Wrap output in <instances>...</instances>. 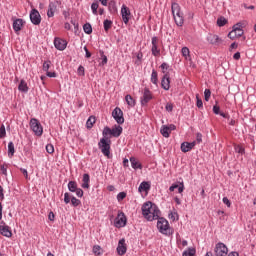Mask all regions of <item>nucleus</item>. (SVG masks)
<instances>
[{"label":"nucleus","instance_id":"obj_1","mask_svg":"<svg viewBox=\"0 0 256 256\" xmlns=\"http://www.w3.org/2000/svg\"><path fill=\"white\" fill-rule=\"evenodd\" d=\"M142 214L147 219V221H155L159 219V215H161V211L152 202H146L142 206Z\"/></svg>","mask_w":256,"mask_h":256},{"label":"nucleus","instance_id":"obj_2","mask_svg":"<svg viewBox=\"0 0 256 256\" xmlns=\"http://www.w3.org/2000/svg\"><path fill=\"white\" fill-rule=\"evenodd\" d=\"M171 9L176 25L178 27H183V23H185V17L183 16V12L181 11V6H179V4H177L176 2H173Z\"/></svg>","mask_w":256,"mask_h":256},{"label":"nucleus","instance_id":"obj_3","mask_svg":"<svg viewBox=\"0 0 256 256\" xmlns=\"http://www.w3.org/2000/svg\"><path fill=\"white\" fill-rule=\"evenodd\" d=\"M98 148L107 159H111V139L103 136L98 142Z\"/></svg>","mask_w":256,"mask_h":256},{"label":"nucleus","instance_id":"obj_4","mask_svg":"<svg viewBox=\"0 0 256 256\" xmlns=\"http://www.w3.org/2000/svg\"><path fill=\"white\" fill-rule=\"evenodd\" d=\"M121 133H123V127L120 125H114L112 129L106 126L103 129L102 135L103 137L111 139V137H120Z\"/></svg>","mask_w":256,"mask_h":256},{"label":"nucleus","instance_id":"obj_5","mask_svg":"<svg viewBox=\"0 0 256 256\" xmlns=\"http://www.w3.org/2000/svg\"><path fill=\"white\" fill-rule=\"evenodd\" d=\"M30 129L37 137H41V135H43V126L41 125V122L37 120V118H32L30 120Z\"/></svg>","mask_w":256,"mask_h":256},{"label":"nucleus","instance_id":"obj_6","mask_svg":"<svg viewBox=\"0 0 256 256\" xmlns=\"http://www.w3.org/2000/svg\"><path fill=\"white\" fill-rule=\"evenodd\" d=\"M157 229L163 235H169V231H170L169 221H167V219L165 218H158Z\"/></svg>","mask_w":256,"mask_h":256},{"label":"nucleus","instance_id":"obj_7","mask_svg":"<svg viewBox=\"0 0 256 256\" xmlns=\"http://www.w3.org/2000/svg\"><path fill=\"white\" fill-rule=\"evenodd\" d=\"M112 117L115 119L118 125H123L125 123V118L123 117V110L121 108L116 107L112 112Z\"/></svg>","mask_w":256,"mask_h":256},{"label":"nucleus","instance_id":"obj_8","mask_svg":"<svg viewBox=\"0 0 256 256\" xmlns=\"http://www.w3.org/2000/svg\"><path fill=\"white\" fill-rule=\"evenodd\" d=\"M214 251L216 256H227L229 248L224 243L219 242L216 244Z\"/></svg>","mask_w":256,"mask_h":256},{"label":"nucleus","instance_id":"obj_9","mask_svg":"<svg viewBox=\"0 0 256 256\" xmlns=\"http://www.w3.org/2000/svg\"><path fill=\"white\" fill-rule=\"evenodd\" d=\"M152 55L159 57L161 55V48H159V38L157 36L152 37Z\"/></svg>","mask_w":256,"mask_h":256},{"label":"nucleus","instance_id":"obj_10","mask_svg":"<svg viewBox=\"0 0 256 256\" xmlns=\"http://www.w3.org/2000/svg\"><path fill=\"white\" fill-rule=\"evenodd\" d=\"M0 234L3 235V237L11 238L13 237V232L11 231V227H9L5 221L0 222Z\"/></svg>","mask_w":256,"mask_h":256},{"label":"nucleus","instance_id":"obj_11","mask_svg":"<svg viewBox=\"0 0 256 256\" xmlns=\"http://www.w3.org/2000/svg\"><path fill=\"white\" fill-rule=\"evenodd\" d=\"M151 99H153V92H151V90H149V88H144L143 95L140 100L141 105H143V106L147 105V103H149V101H151Z\"/></svg>","mask_w":256,"mask_h":256},{"label":"nucleus","instance_id":"obj_12","mask_svg":"<svg viewBox=\"0 0 256 256\" xmlns=\"http://www.w3.org/2000/svg\"><path fill=\"white\" fill-rule=\"evenodd\" d=\"M121 15H122V21L127 25L129 23V20L131 19V10L126 5H122L121 7Z\"/></svg>","mask_w":256,"mask_h":256},{"label":"nucleus","instance_id":"obj_13","mask_svg":"<svg viewBox=\"0 0 256 256\" xmlns=\"http://www.w3.org/2000/svg\"><path fill=\"white\" fill-rule=\"evenodd\" d=\"M54 47L58 51H65V49H67V40H65L63 38H59V37L55 38L54 39Z\"/></svg>","mask_w":256,"mask_h":256},{"label":"nucleus","instance_id":"obj_14","mask_svg":"<svg viewBox=\"0 0 256 256\" xmlns=\"http://www.w3.org/2000/svg\"><path fill=\"white\" fill-rule=\"evenodd\" d=\"M30 21L31 23H33V25L41 24V14H39V11H37V9H33L30 12Z\"/></svg>","mask_w":256,"mask_h":256},{"label":"nucleus","instance_id":"obj_15","mask_svg":"<svg viewBox=\"0 0 256 256\" xmlns=\"http://www.w3.org/2000/svg\"><path fill=\"white\" fill-rule=\"evenodd\" d=\"M125 225H127V218L123 212H120L115 219V227H125Z\"/></svg>","mask_w":256,"mask_h":256},{"label":"nucleus","instance_id":"obj_16","mask_svg":"<svg viewBox=\"0 0 256 256\" xmlns=\"http://www.w3.org/2000/svg\"><path fill=\"white\" fill-rule=\"evenodd\" d=\"M59 6V1L50 2L47 11V17H55V13H57V7Z\"/></svg>","mask_w":256,"mask_h":256},{"label":"nucleus","instance_id":"obj_17","mask_svg":"<svg viewBox=\"0 0 256 256\" xmlns=\"http://www.w3.org/2000/svg\"><path fill=\"white\" fill-rule=\"evenodd\" d=\"M207 41L210 45H221V43H223V40L216 34H209L207 36Z\"/></svg>","mask_w":256,"mask_h":256},{"label":"nucleus","instance_id":"obj_18","mask_svg":"<svg viewBox=\"0 0 256 256\" xmlns=\"http://www.w3.org/2000/svg\"><path fill=\"white\" fill-rule=\"evenodd\" d=\"M117 253L118 255H125V253H127V244L125 243V238H122L121 240H119Z\"/></svg>","mask_w":256,"mask_h":256},{"label":"nucleus","instance_id":"obj_19","mask_svg":"<svg viewBox=\"0 0 256 256\" xmlns=\"http://www.w3.org/2000/svg\"><path fill=\"white\" fill-rule=\"evenodd\" d=\"M195 145H197V142L193 141V142H183L181 144V151L182 153H189V151H191Z\"/></svg>","mask_w":256,"mask_h":256},{"label":"nucleus","instance_id":"obj_20","mask_svg":"<svg viewBox=\"0 0 256 256\" xmlns=\"http://www.w3.org/2000/svg\"><path fill=\"white\" fill-rule=\"evenodd\" d=\"M161 86H162V89H164L165 91H169V89H171V80L168 74H164L162 78Z\"/></svg>","mask_w":256,"mask_h":256},{"label":"nucleus","instance_id":"obj_21","mask_svg":"<svg viewBox=\"0 0 256 256\" xmlns=\"http://www.w3.org/2000/svg\"><path fill=\"white\" fill-rule=\"evenodd\" d=\"M24 25H25V21H23V19L18 18L16 20H14L13 29H14L15 33H19V31H21V29H23Z\"/></svg>","mask_w":256,"mask_h":256},{"label":"nucleus","instance_id":"obj_22","mask_svg":"<svg viewBox=\"0 0 256 256\" xmlns=\"http://www.w3.org/2000/svg\"><path fill=\"white\" fill-rule=\"evenodd\" d=\"M150 189H151V183L146 181H143L138 187L139 193H143V191L147 193L149 192Z\"/></svg>","mask_w":256,"mask_h":256},{"label":"nucleus","instance_id":"obj_23","mask_svg":"<svg viewBox=\"0 0 256 256\" xmlns=\"http://www.w3.org/2000/svg\"><path fill=\"white\" fill-rule=\"evenodd\" d=\"M89 183H91V177L89 176V174H84L83 178H82V189H89L90 185Z\"/></svg>","mask_w":256,"mask_h":256},{"label":"nucleus","instance_id":"obj_24","mask_svg":"<svg viewBox=\"0 0 256 256\" xmlns=\"http://www.w3.org/2000/svg\"><path fill=\"white\" fill-rule=\"evenodd\" d=\"M18 89L22 93H27V91H29V86H27V82L25 80H21Z\"/></svg>","mask_w":256,"mask_h":256},{"label":"nucleus","instance_id":"obj_25","mask_svg":"<svg viewBox=\"0 0 256 256\" xmlns=\"http://www.w3.org/2000/svg\"><path fill=\"white\" fill-rule=\"evenodd\" d=\"M175 189H178V193H183V191H185V186L182 183L180 186L178 184H173L169 187V191L171 192L175 191Z\"/></svg>","mask_w":256,"mask_h":256},{"label":"nucleus","instance_id":"obj_26","mask_svg":"<svg viewBox=\"0 0 256 256\" xmlns=\"http://www.w3.org/2000/svg\"><path fill=\"white\" fill-rule=\"evenodd\" d=\"M160 133H161V135H163V137L169 138V135H171L169 126H165V125L162 126Z\"/></svg>","mask_w":256,"mask_h":256},{"label":"nucleus","instance_id":"obj_27","mask_svg":"<svg viewBox=\"0 0 256 256\" xmlns=\"http://www.w3.org/2000/svg\"><path fill=\"white\" fill-rule=\"evenodd\" d=\"M125 101L129 107H135V99H133L132 95H126L125 96Z\"/></svg>","mask_w":256,"mask_h":256},{"label":"nucleus","instance_id":"obj_28","mask_svg":"<svg viewBox=\"0 0 256 256\" xmlns=\"http://www.w3.org/2000/svg\"><path fill=\"white\" fill-rule=\"evenodd\" d=\"M188 47H183L182 48V55L185 57L186 61H191V55Z\"/></svg>","mask_w":256,"mask_h":256},{"label":"nucleus","instance_id":"obj_29","mask_svg":"<svg viewBox=\"0 0 256 256\" xmlns=\"http://www.w3.org/2000/svg\"><path fill=\"white\" fill-rule=\"evenodd\" d=\"M78 188H79V187L77 186V182H75V181H70V182L68 183V189H69V191H71V193H75Z\"/></svg>","mask_w":256,"mask_h":256},{"label":"nucleus","instance_id":"obj_30","mask_svg":"<svg viewBox=\"0 0 256 256\" xmlns=\"http://www.w3.org/2000/svg\"><path fill=\"white\" fill-rule=\"evenodd\" d=\"M15 155V144L13 142L8 143V156L13 157Z\"/></svg>","mask_w":256,"mask_h":256},{"label":"nucleus","instance_id":"obj_31","mask_svg":"<svg viewBox=\"0 0 256 256\" xmlns=\"http://www.w3.org/2000/svg\"><path fill=\"white\" fill-rule=\"evenodd\" d=\"M151 83H153L154 85H157V83H159L158 74L155 70H152Z\"/></svg>","mask_w":256,"mask_h":256},{"label":"nucleus","instance_id":"obj_32","mask_svg":"<svg viewBox=\"0 0 256 256\" xmlns=\"http://www.w3.org/2000/svg\"><path fill=\"white\" fill-rule=\"evenodd\" d=\"M108 9L110 13H117V5L115 4V1L109 2Z\"/></svg>","mask_w":256,"mask_h":256},{"label":"nucleus","instance_id":"obj_33","mask_svg":"<svg viewBox=\"0 0 256 256\" xmlns=\"http://www.w3.org/2000/svg\"><path fill=\"white\" fill-rule=\"evenodd\" d=\"M130 162L133 169H141V164L139 163V161H137V159L130 158Z\"/></svg>","mask_w":256,"mask_h":256},{"label":"nucleus","instance_id":"obj_34","mask_svg":"<svg viewBox=\"0 0 256 256\" xmlns=\"http://www.w3.org/2000/svg\"><path fill=\"white\" fill-rule=\"evenodd\" d=\"M83 29L87 35H91L93 33V28L91 27V24H89V23L84 24Z\"/></svg>","mask_w":256,"mask_h":256},{"label":"nucleus","instance_id":"obj_35","mask_svg":"<svg viewBox=\"0 0 256 256\" xmlns=\"http://www.w3.org/2000/svg\"><path fill=\"white\" fill-rule=\"evenodd\" d=\"M93 125H95V117L94 116H90L89 119L86 122V127L88 129H91L93 127Z\"/></svg>","mask_w":256,"mask_h":256},{"label":"nucleus","instance_id":"obj_36","mask_svg":"<svg viewBox=\"0 0 256 256\" xmlns=\"http://www.w3.org/2000/svg\"><path fill=\"white\" fill-rule=\"evenodd\" d=\"M111 27H113V21L111 20H104V30L109 31V29H111Z\"/></svg>","mask_w":256,"mask_h":256},{"label":"nucleus","instance_id":"obj_37","mask_svg":"<svg viewBox=\"0 0 256 256\" xmlns=\"http://www.w3.org/2000/svg\"><path fill=\"white\" fill-rule=\"evenodd\" d=\"M195 248H188V250L183 252V256H195Z\"/></svg>","mask_w":256,"mask_h":256},{"label":"nucleus","instance_id":"obj_38","mask_svg":"<svg viewBox=\"0 0 256 256\" xmlns=\"http://www.w3.org/2000/svg\"><path fill=\"white\" fill-rule=\"evenodd\" d=\"M218 27H224V25H227V19L225 17H220L217 20Z\"/></svg>","mask_w":256,"mask_h":256},{"label":"nucleus","instance_id":"obj_39","mask_svg":"<svg viewBox=\"0 0 256 256\" xmlns=\"http://www.w3.org/2000/svg\"><path fill=\"white\" fill-rule=\"evenodd\" d=\"M71 203L73 207H79V205H81V200L77 199L76 197H72Z\"/></svg>","mask_w":256,"mask_h":256},{"label":"nucleus","instance_id":"obj_40","mask_svg":"<svg viewBox=\"0 0 256 256\" xmlns=\"http://www.w3.org/2000/svg\"><path fill=\"white\" fill-rule=\"evenodd\" d=\"M169 219H171L172 221H176L179 219V214H177V212H170L168 215Z\"/></svg>","mask_w":256,"mask_h":256},{"label":"nucleus","instance_id":"obj_41","mask_svg":"<svg viewBox=\"0 0 256 256\" xmlns=\"http://www.w3.org/2000/svg\"><path fill=\"white\" fill-rule=\"evenodd\" d=\"M46 151L47 153H49L50 155L55 153V147L53 146V144H47L46 145Z\"/></svg>","mask_w":256,"mask_h":256},{"label":"nucleus","instance_id":"obj_42","mask_svg":"<svg viewBox=\"0 0 256 256\" xmlns=\"http://www.w3.org/2000/svg\"><path fill=\"white\" fill-rule=\"evenodd\" d=\"M93 15H97V10L99 9V4L97 2L92 3L91 5Z\"/></svg>","mask_w":256,"mask_h":256},{"label":"nucleus","instance_id":"obj_43","mask_svg":"<svg viewBox=\"0 0 256 256\" xmlns=\"http://www.w3.org/2000/svg\"><path fill=\"white\" fill-rule=\"evenodd\" d=\"M235 151H236V153L243 155V153H245V148H243V146H241V145H237V146H235Z\"/></svg>","mask_w":256,"mask_h":256},{"label":"nucleus","instance_id":"obj_44","mask_svg":"<svg viewBox=\"0 0 256 256\" xmlns=\"http://www.w3.org/2000/svg\"><path fill=\"white\" fill-rule=\"evenodd\" d=\"M177 243H178L179 247H187V245H188L187 240H182L181 238L177 239Z\"/></svg>","mask_w":256,"mask_h":256},{"label":"nucleus","instance_id":"obj_45","mask_svg":"<svg viewBox=\"0 0 256 256\" xmlns=\"http://www.w3.org/2000/svg\"><path fill=\"white\" fill-rule=\"evenodd\" d=\"M51 67V61H45L43 63V71L49 72V68Z\"/></svg>","mask_w":256,"mask_h":256},{"label":"nucleus","instance_id":"obj_46","mask_svg":"<svg viewBox=\"0 0 256 256\" xmlns=\"http://www.w3.org/2000/svg\"><path fill=\"white\" fill-rule=\"evenodd\" d=\"M125 197H127V193H125V192H120V193H118V195H117V201L121 202V201H123V199H125Z\"/></svg>","mask_w":256,"mask_h":256},{"label":"nucleus","instance_id":"obj_47","mask_svg":"<svg viewBox=\"0 0 256 256\" xmlns=\"http://www.w3.org/2000/svg\"><path fill=\"white\" fill-rule=\"evenodd\" d=\"M204 99H205V101H209V99H211V90L206 89L204 91Z\"/></svg>","mask_w":256,"mask_h":256},{"label":"nucleus","instance_id":"obj_48","mask_svg":"<svg viewBox=\"0 0 256 256\" xmlns=\"http://www.w3.org/2000/svg\"><path fill=\"white\" fill-rule=\"evenodd\" d=\"M196 106L198 107V109H201V107H203V100H201V98H199V94L196 95Z\"/></svg>","mask_w":256,"mask_h":256},{"label":"nucleus","instance_id":"obj_49","mask_svg":"<svg viewBox=\"0 0 256 256\" xmlns=\"http://www.w3.org/2000/svg\"><path fill=\"white\" fill-rule=\"evenodd\" d=\"M5 135H7V131L5 130V125H2L0 127V139H3V137H5Z\"/></svg>","mask_w":256,"mask_h":256},{"label":"nucleus","instance_id":"obj_50","mask_svg":"<svg viewBox=\"0 0 256 256\" xmlns=\"http://www.w3.org/2000/svg\"><path fill=\"white\" fill-rule=\"evenodd\" d=\"M161 69H162V73H164V75H167V69H169V65L167 63H162L161 64Z\"/></svg>","mask_w":256,"mask_h":256},{"label":"nucleus","instance_id":"obj_51","mask_svg":"<svg viewBox=\"0 0 256 256\" xmlns=\"http://www.w3.org/2000/svg\"><path fill=\"white\" fill-rule=\"evenodd\" d=\"M165 109L166 111H168V113H171L173 111V103L171 102L166 103Z\"/></svg>","mask_w":256,"mask_h":256},{"label":"nucleus","instance_id":"obj_52","mask_svg":"<svg viewBox=\"0 0 256 256\" xmlns=\"http://www.w3.org/2000/svg\"><path fill=\"white\" fill-rule=\"evenodd\" d=\"M99 251H101V246L95 245L93 247V253H95V255H101V252H99Z\"/></svg>","mask_w":256,"mask_h":256},{"label":"nucleus","instance_id":"obj_53","mask_svg":"<svg viewBox=\"0 0 256 256\" xmlns=\"http://www.w3.org/2000/svg\"><path fill=\"white\" fill-rule=\"evenodd\" d=\"M101 57H102V62L100 63V65L105 66L107 65V57L105 56V54L103 52H101Z\"/></svg>","mask_w":256,"mask_h":256},{"label":"nucleus","instance_id":"obj_54","mask_svg":"<svg viewBox=\"0 0 256 256\" xmlns=\"http://www.w3.org/2000/svg\"><path fill=\"white\" fill-rule=\"evenodd\" d=\"M229 39H237V34L235 30H232L230 33H228Z\"/></svg>","mask_w":256,"mask_h":256},{"label":"nucleus","instance_id":"obj_55","mask_svg":"<svg viewBox=\"0 0 256 256\" xmlns=\"http://www.w3.org/2000/svg\"><path fill=\"white\" fill-rule=\"evenodd\" d=\"M64 203L69 204L71 203V197L69 196V193L64 194Z\"/></svg>","mask_w":256,"mask_h":256},{"label":"nucleus","instance_id":"obj_56","mask_svg":"<svg viewBox=\"0 0 256 256\" xmlns=\"http://www.w3.org/2000/svg\"><path fill=\"white\" fill-rule=\"evenodd\" d=\"M77 197H83V189L81 188H76L75 192Z\"/></svg>","mask_w":256,"mask_h":256},{"label":"nucleus","instance_id":"obj_57","mask_svg":"<svg viewBox=\"0 0 256 256\" xmlns=\"http://www.w3.org/2000/svg\"><path fill=\"white\" fill-rule=\"evenodd\" d=\"M196 141H197V143H202V141H203V134L197 133L196 134Z\"/></svg>","mask_w":256,"mask_h":256},{"label":"nucleus","instance_id":"obj_58","mask_svg":"<svg viewBox=\"0 0 256 256\" xmlns=\"http://www.w3.org/2000/svg\"><path fill=\"white\" fill-rule=\"evenodd\" d=\"M222 201L224 205H226L227 207H231V201L229 200V198L224 197Z\"/></svg>","mask_w":256,"mask_h":256},{"label":"nucleus","instance_id":"obj_59","mask_svg":"<svg viewBox=\"0 0 256 256\" xmlns=\"http://www.w3.org/2000/svg\"><path fill=\"white\" fill-rule=\"evenodd\" d=\"M78 75H80V76L85 75V68L83 66H79Z\"/></svg>","mask_w":256,"mask_h":256},{"label":"nucleus","instance_id":"obj_60","mask_svg":"<svg viewBox=\"0 0 256 256\" xmlns=\"http://www.w3.org/2000/svg\"><path fill=\"white\" fill-rule=\"evenodd\" d=\"M20 171L23 173L25 179H29V173L27 172V169L21 168Z\"/></svg>","mask_w":256,"mask_h":256},{"label":"nucleus","instance_id":"obj_61","mask_svg":"<svg viewBox=\"0 0 256 256\" xmlns=\"http://www.w3.org/2000/svg\"><path fill=\"white\" fill-rule=\"evenodd\" d=\"M220 108L219 106L215 105L213 106V113H215V115H219L220 114Z\"/></svg>","mask_w":256,"mask_h":256},{"label":"nucleus","instance_id":"obj_62","mask_svg":"<svg viewBox=\"0 0 256 256\" xmlns=\"http://www.w3.org/2000/svg\"><path fill=\"white\" fill-rule=\"evenodd\" d=\"M0 171L2 173V175H7V168L5 166H0Z\"/></svg>","mask_w":256,"mask_h":256},{"label":"nucleus","instance_id":"obj_63","mask_svg":"<svg viewBox=\"0 0 256 256\" xmlns=\"http://www.w3.org/2000/svg\"><path fill=\"white\" fill-rule=\"evenodd\" d=\"M49 221H55V214L53 212H50L48 215Z\"/></svg>","mask_w":256,"mask_h":256},{"label":"nucleus","instance_id":"obj_64","mask_svg":"<svg viewBox=\"0 0 256 256\" xmlns=\"http://www.w3.org/2000/svg\"><path fill=\"white\" fill-rule=\"evenodd\" d=\"M136 57H137V60H138V61H141V60L143 59V52H138V53L136 54Z\"/></svg>","mask_w":256,"mask_h":256}]
</instances>
